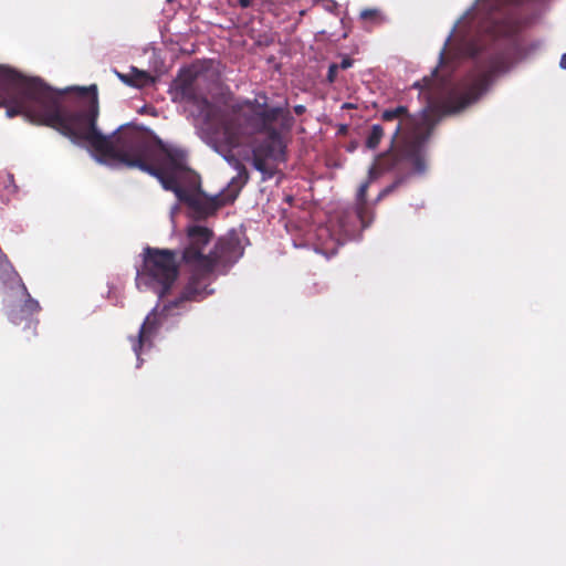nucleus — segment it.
Here are the masks:
<instances>
[{
    "label": "nucleus",
    "instance_id": "6ab92c4d",
    "mask_svg": "<svg viewBox=\"0 0 566 566\" xmlns=\"http://www.w3.org/2000/svg\"><path fill=\"white\" fill-rule=\"evenodd\" d=\"M306 108L304 105H296L294 106V113L296 115H303L305 113Z\"/></svg>",
    "mask_w": 566,
    "mask_h": 566
},
{
    "label": "nucleus",
    "instance_id": "a211bd4d",
    "mask_svg": "<svg viewBox=\"0 0 566 566\" xmlns=\"http://www.w3.org/2000/svg\"><path fill=\"white\" fill-rule=\"evenodd\" d=\"M354 60L349 56H345L338 65V70H347L353 66Z\"/></svg>",
    "mask_w": 566,
    "mask_h": 566
},
{
    "label": "nucleus",
    "instance_id": "6e6552de",
    "mask_svg": "<svg viewBox=\"0 0 566 566\" xmlns=\"http://www.w3.org/2000/svg\"><path fill=\"white\" fill-rule=\"evenodd\" d=\"M161 322L157 313V308H154L145 318L142 324L138 335L136 338H130L132 348L139 358L140 353L145 346H151V339L157 334Z\"/></svg>",
    "mask_w": 566,
    "mask_h": 566
},
{
    "label": "nucleus",
    "instance_id": "7ed1b4c3",
    "mask_svg": "<svg viewBox=\"0 0 566 566\" xmlns=\"http://www.w3.org/2000/svg\"><path fill=\"white\" fill-rule=\"evenodd\" d=\"M380 119L384 123L396 122L390 147L376 157L368 180L358 188L357 203H367L369 185L379 172L398 169L403 161H409L417 174H423L427 169L424 147L438 120L426 111L420 115H411L405 105L382 111Z\"/></svg>",
    "mask_w": 566,
    "mask_h": 566
},
{
    "label": "nucleus",
    "instance_id": "ddd939ff",
    "mask_svg": "<svg viewBox=\"0 0 566 566\" xmlns=\"http://www.w3.org/2000/svg\"><path fill=\"white\" fill-rule=\"evenodd\" d=\"M356 213L363 228H367L373 222L374 214L367 203H357Z\"/></svg>",
    "mask_w": 566,
    "mask_h": 566
},
{
    "label": "nucleus",
    "instance_id": "412c9836",
    "mask_svg": "<svg viewBox=\"0 0 566 566\" xmlns=\"http://www.w3.org/2000/svg\"><path fill=\"white\" fill-rule=\"evenodd\" d=\"M559 66L564 70H566V53H564L559 61Z\"/></svg>",
    "mask_w": 566,
    "mask_h": 566
},
{
    "label": "nucleus",
    "instance_id": "1a4fd4ad",
    "mask_svg": "<svg viewBox=\"0 0 566 566\" xmlns=\"http://www.w3.org/2000/svg\"><path fill=\"white\" fill-rule=\"evenodd\" d=\"M116 74L123 83L135 87H143L151 82V77L147 72L139 71L136 67H132L127 74L119 72H116Z\"/></svg>",
    "mask_w": 566,
    "mask_h": 566
},
{
    "label": "nucleus",
    "instance_id": "f3484780",
    "mask_svg": "<svg viewBox=\"0 0 566 566\" xmlns=\"http://www.w3.org/2000/svg\"><path fill=\"white\" fill-rule=\"evenodd\" d=\"M337 72L338 65L336 63L331 64L327 72V81L329 83H334L336 81Z\"/></svg>",
    "mask_w": 566,
    "mask_h": 566
},
{
    "label": "nucleus",
    "instance_id": "dca6fc26",
    "mask_svg": "<svg viewBox=\"0 0 566 566\" xmlns=\"http://www.w3.org/2000/svg\"><path fill=\"white\" fill-rule=\"evenodd\" d=\"M379 12L376 9H365L360 12L363 20H374L378 17Z\"/></svg>",
    "mask_w": 566,
    "mask_h": 566
},
{
    "label": "nucleus",
    "instance_id": "2eb2a0df",
    "mask_svg": "<svg viewBox=\"0 0 566 566\" xmlns=\"http://www.w3.org/2000/svg\"><path fill=\"white\" fill-rule=\"evenodd\" d=\"M399 185V181H396L391 185H389L388 187H386L385 189H382L379 195L377 196L376 198V202L380 201L381 199H384L386 196H388L389 193H391L392 191H395V189L398 187Z\"/></svg>",
    "mask_w": 566,
    "mask_h": 566
},
{
    "label": "nucleus",
    "instance_id": "20e7f679",
    "mask_svg": "<svg viewBox=\"0 0 566 566\" xmlns=\"http://www.w3.org/2000/svg\"><path fill=\"white\" fill-rule=\"evenodd\" d=\"M213 238V231L203 226H189L186 231L181 261L189 269L190 275L179 296L165 305L163 312L168 313L171 308H180L186 302H199V289L205 273V260L207 247Z\"/></svg>",
    "mask_w": 566,
    "mask_h": 566
},
{
    "label": "nucleus",
    "instance_id": "423d86ee",
    "mask_svg": "<svg viewBox=\"0 0 566 566\" xmlns=\"http://www.w3.org/2000/svg\"><path fill=\"white\" fill-rule=\"evenodd\" d=\"M243 254L240 240L234 237H221L208 252V259L205 261V273L199 289V302L213 293L209 285L213 279L214 272L219 268H228L235 263Z\"/></svg>",
    "mask_w": 566,
    "mask_h": 566
},
{
    "label": "nucleus",
    "instance_id": "9b49d317",
    "mask_svg": "<svg viewBox=\"0 0 566 566\" xmlns=\"http://www.w3.org/2000/svg\"><path fill=\"white\" fill-rule=\"evenodd\" d=\"M384 135V127L380 124L371 125L366 136L365 146L370 150H375L379 146Z\"/></svg>",
    "mask_w": 566,
    "mask_h": 566
},
{
    "label": "nucleus",
    "instance_id": "f03ea898",
    "mask_svg": "<svg viewBox=\"0 0 566 566\" xmlns=\"http://www.w3.org/2000/svg\"><path fill=\"white\" fill-rule=\"evenodd\" d=\"M175 95L180 102L200 106L207 111L206 117L211 138L219 148L230 151L241 146H250L253 167L272 176L266 161L285 160L286 144L284 133H290L295 119L287 102L281 106H270L266 94H256L231 111L214 109L199 93L196 75L184 70L175 80Z\"/></svg>",
    "mask_w": 566,
    "mask_h": 566
},
{
    "label": "nucleus",
    "instance_id": "39448f33",
    "mask_svg": "<svg viewBox=\"0 0 566 566\" xmlns=\"http://www.w3.org/2000/svg\"><path fill=\"white\" fill-rule=\"evenodd\" d=\"M177 252L169 249L146 247L143 264L137 269V286L153 290L159 298L167 295L179 275Z\"/></svg>",
    "mask_w": 566,
    "mask_h": 566
},
{
    "label": "nucleus",
    "instance_id": "f8f14e48",
    "mask_svg": "<svg viewBox=\"0 0 566 566\" xmlns=\"http://www.w3.org/2000/svg\"><path fill=\"white\" fill-rule=\"evenodd\" d=\"M22 291L25 295V301L21 305V311L25 312L27 315H29L31 318L34 314L39 313L41 310V306L39 302L31 297L30 293L28 292L27 286L22 283Z\"/></svg>",
    "mask_w": 566,
    "mask_h": 566
},
{
    "label": "nucleus",
    "instance_id": "4468645a",
    "mask_svg": "<svg viewBox=\"0 0 566 566\" xmlns=\"http://www.w3.org/2000/svg\"><path fill=\"white\" fill-rule=\"evenodd\" d=\"M437 74H438V69L436 67L433 71H432V75L431 76H424L421 81H418L413 84L415 87L421 90V91H429V92H432V86H433V83L436 81V77H437Z\"/></svg>",
    "mask_w": 566,
    "mask_h": 566
},
{
    "label": "nucleus",
    "instance_id": "0eeeda50",
    "mask_svg": "<svg viewBox=\"0 0 566 566\" xmlns=\"http://www.w3.org/2000/svg\"><path fill=\"white\" fill-rule=\"evenodd\" d=\"M494 73L495 67L469 74L444 101V112L447 114H455L476 102L488 90Z\"/></svg>",
    "mask_w": 566,
    "mask_h": 566
},
{
    "label": "nucleus",
    "instance_id": "4be33fe9",
    "mask_svg": "<svg viewBox=\"0 0 566 566\" xmlns=\"http://www.w3.org/2000/svg\"><path fill=\"white\" fill-rule=\"evenodd\" d=\"M440 59L443 60V51L440 53Z\"/></svg>",
    "mask_w": 566,
    "mask_h": 566
},
{
    "label": "nucleus",
    "instance_id": "9d476101",
    "mask_svg": "<svg viewBox=\"0 0 566 566\" xmlns=\"http://www.w3.org/2000/svg\"><path fill=\"white\" fill-rule=\"evenodd\" d=\"M9 321L14 325L25 323L28 327H35L39 323L38 319L31 318L25 312L21 311V305L13 306L8 313Z\"/></svg>",
    "mask_w": 566,
    "mask_h": 566
},
{
    "label": "nucleus",
    "instance_id": "aec40b11",
    "mask_svg": "<svg viewBox=\"0 0 566 566\" xmlns=\"http://www.w3.org/2000/svg\"><path fill=\"white\" fill-rule=\"evenodd\" d=\"M252 3V0H239V4L242 7V8H249Z\"/></svg>",
    "mask_w": 566,
    "mask_h": 566
},
{
    "label": "nucleus",
    "instance_id": "f257e3e1",
    "mask_svg": "<svg viewBox=\"0 0 566 566\" xmlns=\"http://www.w3.org/2000/svg\"><path fill=\"white\" fill-rule=\"evenodd\" d=\"M78 97L81 101L71 108L64 102L63 91L54 90L40 77L27 76L0 64V107L6 108L8 117L23 115L32 124L57 130L75 145L88 143L99 164H117L155 177L165 190L174 192L200 218L232 203L248 182L249 174L239 164V174L227 189L214 197H205L199 176L187 167L184 149L167 145L147 129L130 124L105 136L96 126V86L81 88Z\"/></svg>",
    "mask_w": 566,
    "mask_h": 566
}]
</instances>
